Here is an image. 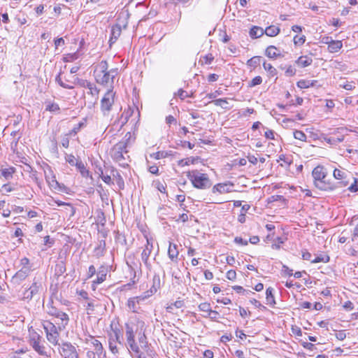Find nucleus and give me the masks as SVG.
<instances>
[{
  "label": "nucleus",
  "mask_w": 358,
  "mask_h": 358,
  "mask_svg": "<svg viewBox=\"0 0 358 358\" xmlns=\"http://www.w3.org/2000/svg\"><path fill=\"white\" fill-rule=\"evenodd\" d=\"M336 338L339 341H343L346 338V334L344 330L338 331L336 333Z\"/></svg>",
  "instance_id": "62"
},
{
  "label": "nucleus",
  "mask_w": 358,
  "mask_h": 358,
  "mask_svg": "<svg viewBox=\"0 0 358 358\" xmlns=\"http://www.w3.org/2000/svg\"><path fill=\"white\" fill-rule=\"evenodd\" d=\"M352 240L353 241H358V224L355 226V227L354 229Z\"/></svg>",
  "instance_id": "64"
},
{
  "label": "nucleus",
  "mask_w": 358,
  "mask_h": 358,
  "mask_svg": "<svg viewBox=\"0 0 358 358\" xmlns=\"http://www.w3.org/2000/svg\"><path fill=\"white\" fill-rule=\"evenodd\" d=\"M260 62L259 57H254L248 61V64L251 66H255Z\"/></svg>",
  "instance_id": "54"
},
{
  "label": "nucleus",
  "mask_w": 358,
  "mask_h": 358,
  "mask_svg": "<svg viewBox=\"0 0 358 358\" xmlns=\"http://www.w3.org/2000/svg\"><path fill=\"white\" fill-rule=\"evenodd\" d=\"M179 251L178 250V245L176 244L169 243V247L168 249V255L170 259L173 262H178V256Z\"/></svg>",
  "instance_id": "20"
},
{
  "label": "nucleus",
  "mask_w": 358,
  "mask_h": 358,
  "mask_svg": "<svg viewBox=\"0 0 358 358\" xmlns=\"http://www.w3.org/2000/svg\"><path fill=\"white\" fill-rule=\"evenodd\" d=\"M55 317L61 320L62 323L59 326L62 327L63 328H65V327L69 323V315L66 313L60 311L57 316H56Z\"/></svg>",
  "instance_id": "37"
},
{
  "label": "nucleus",
  "mask_w": 358,
  "mask_h": 358,
  "mask_svg": "<svg viewBox=\"0 0 358 358\" xmlns=\"http://www.w3.org/2000/svg\"><path fill=\"white\" fill-rule=\"evenodd\" d=\"M127 348L130 352H138V347L144 351L148 348V342L145 336V322L137 318L133 317L124 324Z\"/></svg>",
  "instance_id": "1"
},
{
  "label": "nucleus",
  "mask_w": 358,
  "mask_h": 358,
  "mask_svg": "<svg viewBox=\"0 0 358 358\" xmlns=\"http://www.w3.org/2000/svg\"><path fill=\"white\" fill-rule=\"evenodd\" d=\"M47 312L50 315L56 317L59 313L60 310L52 306L47 305Z\"/></svg>",
  "instance_id": "44"
},
{
  "label": "nucleus",
  "mask_w": 358,
  "mask_h": 358,
  "mask_svg": "<svg viewBox=\"0 0 358 358\" xmlns=\"http://www.w3.org/2000/svg\"><path fill=\"white\" fill-rule=\"evenodd\" d=\"M131 113L132 112L130 108L124 111L118 120L120 123V127H123L128 122L129 117L131 115Z\"/></svg>",
  "instance_id": "35"
},
{
  "label": "nucleus",
  "mask_w": 358,
  "mask_h": 358,
  "mask_svg": "<svg viewBox=\"0 0 358 358\" xmlns=\"http://www.w3.org/2000/svg\"><path fill=\"white\" fill-rule=\"evenodd\" d=\"M233 186L232 183H219L213 187V192H218L220 194L230 192Z\"/></svg>",
  "instance_id": "19"
},
{
  "label": "nucleus",
  "mask_w": 358,
  "mask_h": 358,
  "mask_svg": "<svg viewBox=\"0 0 358 358\" xmlns=\"http://www.w3.org/2000/svg\"><path fill=\"white\" fill-rule=\"evenodd\" d=\"M294 137L303 142H306L307 139L306 135L302 131L299 130H295L294 131Z\"/></svg>",
  "instance_id": "40"
},
{
  "label": "nucleus",
  "mask_w": 358,
  "mask_h": 358,
  "mask_svg": "<svg viewBox=\"0 0 358 358\" xmlns=\"http://www.w3.org/2000/svg\"><path fill=\"white\" fill-rule=\"evenodd\" d=\"M45 110L50 112H59L60 108L57 103L53 102H47Z\"/></svg>",
  "instance_id": "38"
},
{
  "label": "nucleus",
  "mask_w": 358,
  "mask_h": 358,
  "mask_svg": "<svg viewBox=\"0 0 358 358\" xmlns=\"http://www.w3.org/2000/svg\"><path fill=\"white\" fill-rule=\"evenodd\" d=\"M50 187V189L58 190V191H63L64 189V185H61L57 180L56 177L53 178V180H50L49 182H47Z\"/></svg>",
  "instance_id": "33"
},
{
  "label": "nucleus",
  "mask_w": 358,
  "mask_h": 358,
  "mask_svg": "<svg viewBox=\"0 0 358 358\" xmlns=\"http://www.w3.org/2000/svg\"><path fill=\"white\" fill-rule=\"evenodd\" d=\"M262 82V78L261 76L255 77L249 83L250 87H255L257 85H260Z\"/></svg>",
  "instance_id": "50"
},
{
  "label": "nucleus",
  "mask_w": 358,
  "mask_h": 358,
  "mask_svg": "<svg viewBox=\"0 0 358 358\" xmlns=\"http://www.w3.org/2000/svg\"><path fill=\"white\" fill-rule=\"evenodd\" d=\"M250 36L252 38H257L264 35V31L262 27L254 26L250 31Z\"/></svg>",
  "instance_id": "28"
},
{
  "label": "nucleus",
  "mask_w": 358,
  "mask_h": 358,
  "mask_svg": "<svg viewBox=\"0 0 358 358\" xmlns=\"http://www.w3.org/2000/svg\"><path fill=\"white\" fill-rule=\"evenodd\" d=\"M54 201L57 204L58 206H70L71 208V215H73L74 213H75V208L74 207L69 203H66V202H64V201H59V200H54Z\"/></svg>",
  "instance_id": "52"
},
{
  "label": "nucleus",
  "mask_w": 358,
  "mask_h": 358,
  "mask_svg": "<svg viewBox=\"0 0 358 358\" xmlns=\"http://www.w3.org/2000/svg\"><path fill=\"white\" fill-rule=\"evenodd\" d=\"M87 343L94 348L93 351L96 352L99 358L106 357V352H104L103 345L99 341L95 339L93 336H90V339H87Z\"/></svg>",
  "instance_id": "15"
},
{
  "label": "nucleus",
  "mask_w": 358,
  "mask_h": 358,
  "mask_svg": "<svg viewBox=\"0 0 358 358\" xmlns=\"http://www.w3.org/2000/svg\"><path fill=\"white\" fill-rule=\"evenodd\" d=\"M313 62V59L308 55H303L296 60V64L301 68L310 66Z\"/></svg>",
  "instance_id": "21"
},
{
  "label": "nucleus",
  "mask_w": 358,
  "mask_h": 358,
  "mask_svg": "<svg viewBox=\"0 0 358 358\" xmlns=\"http://www.w3.org/2000/svg\"><path fill=\"white\" fill-rule=\"evenodd\" d=\"M66 161L69 162L71 166H76V162H78L73 155H66Z\"/></svg>",
  "instance_id": "58"
},
{
  "label": "nucleus",
  "mask_w": 358,
  "mask_h": 358,
  "mask_svg": "<svg viewBox=\"0 0 358 358\" xmlns=\"http://www.w3.org/2000/svg\"><path fill=\"white\" fill-rule=\"evenodd\" d=\"M115 241L121 245L126 244V238L124 236L119 232H117L115 235Z\"/></svg>",
  "instance_id": "48"
},
{
  "label": "nucleus",
  "mask_w": 358,
  "mask_h": 358,
  "mask_svg": "<svg viewBox=\"0 0 358 358\" xmlns=\"http://www.w3.org/2000/svg\"><path fill=\"white\" fill-rule=\"evenodd\" d=\"M41 339V337L37 332L33 330V332L30 333L29 343L34 350L41 355H46L45 346L40 343Z\"/></svg>",
  "instance_id": "8"
},
{
  "label": "nucleus",
  "mask_w": 358,
  "mask_h": 358,
  "mask_svg": "<svg viewBox=\"0 0 358 358\" xmlns=\"http://www.w3.org/2000/svg\"><path fill=\"white\" fill-rule=\"evenodd\" d=\"M214 103L216 106H222V108H226V106H224V104H227L228 102L226 99H218L214 101Z\"/></svg>",
  "instance_id": "61"
},
{
  "label": "nucleus",
  "mask_w": 358,
  "mask_h": 358,
  "mask_svg": "<svg viewBox=\"0 0 358 358\" xmlns=\"http://www.w3.org/2000/svg\"><path fill=\"white\" fill-rule=\"evenodd\" d=\"M81 85L87 90V94L91 95L92 98V103L94 104L99 99V90L95 84L87 80H83Z\"/></svg>",
  "instance_id": "11"
},
{
  "label": "nucleus",
  "mask_w": 358,
  "mask_h": 358,
  "mask_svg": "<svg viewBox=\"0 0 358 358\" xmlns=\"http://www.w3.org/2000/svg\"><path fill=\"white\" fill-rule=\"evenodd\" d=\"M342 47L343 43L341 41L331 40L328 45V50L330 52L334 53L338 52Z\"/></svg>",
  "instance_id": "23"
},
{
  "label": "nucleus",
  "mask_w": 358,
  "mask_h": 358,
  "mask_svg": "<svg viewBox=\"0 0 358 358\" xmlns=\"http://www.w3.org/2000/svg\"><path fill=\"white\" fill-rule=\"evenodd\" d=\"M85 126L84 122H80L78 124H76L72 130L70 131V134H76L80 129Z\"/></svg>",
  "instance_id": "53"
},
{
  "label": "nucleus",
  "mask_w": 358,
  "mask_h": 358,
  "mask_svg": "<svg viewBox=\"0 0 358 358\" xmlns=\"http://www.w3.org/2000/svg\"><path fill=\"white\" fill-rule=\"evenodd\" d=\"M236 273L235 271L234 270H229L227 271V278L229 279V280H233L236 278Z\"/></svg>",
  "instance_id": "63"
},
{
  "label": "nucleus",
  "mask_w": 358,
  "mask_h": 358,
  "mask_svg": "<svg viewBox=\"0 0 358 358\" xmlns=\"http://www.w3.org/2000/svg\"><path fill=\"white\" fill-rule=\"evenodd\" d=\"M146 244L141 252V259L146 268L149 270L151 268V264L149 262V257L153 249L152 239L147 238Z\"/></svg>",
  "instance_id": "10"
},
{
  "label": "nucleus",
  "mask_w": 358,
  "mask_h": 358,
  "mask_svg": "<svg viewBox=\"0 0 358 358\" xmlns=\"http://www.w3.org/2000/svg\"><path fill=\"white\" fill-rule=\"evenodd\" d=\"M176 95L178 96L182 100H184L185 98L189 96L188 92L182 89H180Z\"/></svg>",
  "instance_id": "57"
},
{
  "label": "nucleus",
  "mask_w": 358,
  "mask_h": 358,
  "mask_svg": "<svg viewBox=\"0 0 358 358\" xmlns=\"http://www.w3.org/2000/svg\"><path fill=\"white\" fill-rule=\"evenodd\" d=\"M43 327L46 334L47 340L53 345H59V330H61V326L57 327L52 322L45 320L43 322Z\"/></svg>",
  "instance_id": "4"
},
{
  "label": "nucleus",
  "mask_w": 358,
  "mask_h": 358,
  "mask_svg": "<svg viewBox=\"0 0 358 358\" xmlns=\"http://www.w3.org/2000/svg\"><path fill=\"white\" fill-rule=\"evenodd\" d=\"M50 187V189L58 190V191H63L64 189V185H61L57 180L56 177L53 178V180H50L49 182H47Z\"/></svg>",
  "instance_id": "32"
},
{
  "label": "nucleus",
  "mask_w": 358,
  "mask_h": 358,
  "mask_svg": "<svg viewBox=\"0 0 358 358\" xmlns=\"http://www.w3.org/2000/svg\"><path fill=\"white\" fill-rule=\"evenodd\" d=\"M264 31L266 36L273 37L280 33V28L274 25H271L267 27Z\"/></svg>",
  "instance_id": "27"
},
{
  "label": "nucleus",
  "mask_w": 358,
  "mask_h": 358,
  "mask_svg": "<svg viewBox=\"0 0 358 358\" xmlns=\"http://www.w3.org/2000/svg\"><path fill=\"white\" fill-rule=\"evenodd\" d=\"M121 29L118 26L113 27L111 29V36L109 40L110 44L115 43L118 37L120 36Z\"/></svg>",
  "instance_id": "31"
},
{
  "label": "nucleus",
  "mask_w": 358,
  "mask_h": 358,
  "mask_svg": "<svg viewBox=\"0 0 358 358\" xmlns=\"http://www.w3.org/2000/svg\"><path fill=\"white\" fill-rule=\"evenodd\" d=\"M350 173L344 169H335L333 172V176L335 179L340 180L339 183L343 187H346L349 185Z\"/></svg>",
  "instance_id": "12"
},
{
  "label": "nucleus",
  "mask_w": 358,
  "mask_h": 358,
  "mask_svg": "<svg viewBox=\"0 0 358 358\" xmlns=\"http://www.w3.org/2000/svg\"><path fill=\"white\" fill-rule=\"evenodd\" d=\"M317 80H300L297 82V86L301 89H306L310 87L316 86Z\"/></svg>",
  "instance_id": "24"
},
{
  "label": "nucleus",
  "mask_w": 358,
  "mask_h": 358,
  "mask_svg": "<svg viewBox=\"0 0 358 358\" xmlns=\"http://www.w3.org/2000/svg\"><path fill=\"white\" fill-rule=\"evenodd\" d=\"M59 353L64 358H79L76 348L68 342L63 343L61 345Z\"/></svg>",
  "instance_id": "9"
},
{
  "label": "nucleus",
  "mask_w": 358,
  "mask_h": 358,
  "mask_svg": "<svg viewBox=\"0 0 358 358\" xmlns=\"http://www.w3.org/2000/svg\"><path fill=\"white\" fill-rule=\"evenodd\" d=\"M233 289L238 293H243L245 294H248L250 293L254 294L253 292L250 290H246L243 287L238 285L234 286Z\"/></svg>",
  "instance_id": "51"
},
{
  "label": "nucleus",
  "mask_w": 358,
  "mask_h": 358,
  "mask_svg": "<svg viewBox=\"0 0 358 358\" xmlns=\"http://www.w3.org/2000/svg\"><path fill=\"white\" fill-rule=\"evenodd\" d=\"M295 74L296 69L292 66H289L285 71V75L287 76H293Z\"/></svg>",
  "instance_id": "60"
},
{
  "label": "nucleus",
  "mask_w": 358,
  "mask_h": 358,
  "mask_svg": "<svg viewBox=\"0 0 358 358\" xmlns=\"http://www.w3.org/2000/svg\"><path fill=\"white\" fill-rule=\"evenodd\" d=\"M166 156V154L164 152H157L150 155V157L155 159H160L164 158Z\"/></svg>",
  "instance_id": "55"
},
{
  "label": "nucleus",
  "mask_w": 358,
  "mask_h": 358,
  "mask_svg": "<svg viewBox=\"0 0 358 358\" xmlns=\"http://www.w3.org/2000/svg\"><path fill=\"white\" fill-rule=\"evenodd\" d=\"M34 294H32V293L31 292V291H29L28 289H25L24 292H23V296H22V299L24 300H31L33 297H34Z\"/></svg>",
  "instance_id": "59"
},
{
  "label": "nucleus",
  "mask_w": 358,
  "mask_h": 358,
  "mask_svg": "<svg viewBox=\"0 0 358 358\" xmlns=\"http://www.w3.org/2000/svg\"><path fill=\"white\" fill-rule=\"evenodd\" d=\"M199 310L203 312L207 315L210 310L211 309L210 304L207 302L201 303L199 306Z\"/></svg>",
  "instance_id": "42"
},
{
  "label": "nucleus",
  "mask_w": 358,
  "mask_h": 358,
  "mask_svg": "<svg viewBox=\"0 0 358 358\" xmlns=\"http://www.w3.org/2000/svg\"><path fill=\"white\" fill-rule=\"evenodd\" d=\"M127 140L120 141L116 143L111 150V156L113 159L118 162H120L124 159V154L127 153Z\"/></svg>",
  "instance_id": "7"
},
{
  "label": "nucleus",
  "mask_w": 358,
  "mask_h": 358,
  "mask_svg": "<svg viewBox=\"0 0 358 358\" xmlns=\"http://www.w3.org/2000/svg\"><path fill=\"white\" fill-rule=\"evenodd\" d=\"M315 186L322 191H331L334 190L335 189V185L326 180V178H320V180L314 181Z\"/></svg>",
  "instance_id": "16"
},
{
  "label": "nucleus",
  "mask_w": 358,
  "mask_h": 358,
  "mask_svg": "<svg viewBox=\"0 0 358 358\" xmlns=\"http://www.w3.org/2000/svg\"><path fill=\"white\" fill-rule=\"evenodd\" d=\"M312 176L313 177L314 181H319L322 178H327V169L323 166L318 165L313 170Z\"/></svg>",
  "instance_id": "18"
},
{
  "label": "nucleus",
  "mask_w": 358,
  "mask_h": 358,
  "mask_svg": "<svg viewBox=\"0 0 358 358\" xmlns=\"http://www.w3.org/2000/svg\"><path fill=\"white\" fill-rule=\"evenodd\" d=\"M56 82L63 88L65 89H73V86L72 85L66 84L65 82L62 80V78L61 77V73H59L56 78H55Z\"/></svg>",
  "instance_id": "39"
},
{
  "label": "nucleus",
  "mask_w": 358,
  "mask_h": 358,
  "mask_svg": "<svg viewBox=\"0 0 358 358\" xmlns=\"http://www.w3.org/2000/svg\"><path fill=\"white\" fill-rule=\"evenodd\" d=\"M156 292L157 287L155 285H153L150 290L147 291L143 294L138 296L129 298L127 301L128 308L133 313H138V310L140 309V302L149 298Z\"/></svg>",
  "instance_id": "5"
},
{
  "label": "nucleus",
  "mask_w": 358,
  "mask_h": 358,
  "mask_svg": "<svg viewBox=\"0 0 358 358\" xmlns=\"http://www.w3.org/2000/svg\"><path fill=\"white\" fill-rule=\"evenodd\" d=\"M354 179V183L351 184L350 186L348 187V189L352 192H356L358 191V179L353 178Z\"/></svg>",
  "instance_id": "56"
},
{
  "label": "nucleus",
  "mask_w": 358,
  "mask_h": 358,
  "mask_svg": "<svg viewBox=\"0 0 358 358\" xmlns=\"http://www.w3.org/2000/svg\"><path fill=\"white\" fill-rule=\"evenodd\" d=\"M78 58V54L77 52L69 53L65 55L64 57V61L65 62H72Z\"/></svg>",
  "instance_id": "41"
},
{
  "label": "nucleus",
  "mask_w": 358,
  "mask_h": 358,
  "mask_svg": "<svg viewBox=\"0 0 358 358\" xmlns=\"http://www.w3.org/2000/svg\"><path fill=\"white\" fill-rule=\"evenodd\" d=\"M329 261V256H318L315 259L311 260V262L312 263H318V262H328Z\"/></svg>",
  "instance_id": "47"
},
{
  "label": "nucleus",
  "mask_w": 358,
  "mask_h": 358,
  "mask_svg": "<svg viewBox=\"0 0 358 358\" xmlns=\"http://www.w3.org/2000/svg\"><path fill=\"white\" fill-rule=\"evenodd\" d=\"M107 272L108 269L106 267L103 266L99 267L97 273V278L92 282V287L94 289H95V285L101 284L106 280Z\"/></svg>",
  "instance_id": "17"
},
{
  "label": "nucleus",
  "mask_w": 358,
  "mask_h": 358,
  "mask_svg": "<svg viewBox=\"0 0 358 358\" xmlns=\"http://www.w3.org/2000/svg\"><path fill=\"white\" fill-rule=\"evenodd\" d=\"M31 267H22L12 278V282L15 285H20L30 274Z\"/></svg>",
  "instance_id": "14"
},
{
  "label": "nucleus",
  "mask_w": 358,
  "mask_h": 358,
  "mask_svg": "<svg viewBox=\"0 0 358 358\" xmlns=\"http://www.w3.org/2000/svg\"><path fill=\"white\" fill-rule=\"evenodd\" d=\"M115 92L108 89L101 100V111L103 116H108L115 103Z\"/></svg>",
  "instance_id": "6"
},
{
  "label": "nucleus",
  "mask_w": 358,
  "mask_h": 358,
  "mask_svg": "<svg viewBox=\"0 0 358 358\" xmlns=\"http://www.w3.org/2000/svg\"><path fill=\"white\" fill-rule=\"evenodd\" d=\"M264 69L269 72L271 75H275L276 73V69L269 63L264 62L263 64Z\"/></svg>",
  "instance_id": "45"
},
{
  "label": "nucleus",
  "mask_w": 358,
  "mask_h": 358,
  "mask_svg": "<svg viewBox=\"0 0 358 358\" xmlns=\"http://www.w3.org/2000/svg\"><path fill=\"white\" fill-rule=\"evenodd\" d=\"M219 316V313L216 310H210L207 315H203V317H208L212 320H216Z\"/></svg>",
  "instance_id": "46"
},
{
  "label": "nucleus",
  "mask_w": 358,
  "mask_h": 358,
  "mask_svg": "<svg viewBox=\"0 0 358 358\" xmlns=\"http://www.w3.org/2000/svg\"><path fill=\"white\" fill-rule=\"evenodd\" d=\"M28 289L31 291L32 294L35 296L42 289V283L36 277H35L31 285L28 288Z\"/></svg>",
  "instance_id": "22"
},
{
  "label": "nucleus",
  "mask_w": 358,
  "mask_h": 358,
  "mask_svg": "<svg viewBox=\"0 0 358 358\" xmlns=\"http://www.w3.org/2000/svg\"><path fill=\"white\" fill-rule=\"evenodd\" d=\"M187 177L192 182L194 187L200 189L210 188L212 182L206 173L198 170H192L187 173Z\"/></svg>",
  "instance_id": "3"
},
{
  "label": "nucleus",
  "mask_w": 358,
  "mask_h": 358,
  "mask_svg": "<svg viewBox=\"0 0 358 358\" xmlns=\"http://www.w3.org/2000/svg\"><path fill=\"white\" fill-rule=\"evenodd\" d=\"M76 166L79 170L80 174L83 177H88L90 175V171L86 169L85 164L81 162H76Z\"/></svg>",
  "instance_id": "36"
},
{
  "label": "nucleus",
  "mask_w": 358,
  "mask_h": 358,
  "mask_svg": "<svg viewBox=\"0 0 358 358\" xmlns=\"http://www.w3.org/2000/svg\"><path fill=\"white\" fill-rule=\"evenodd\" d=\"M15 172V168L11 166L8 169L0 170V176L6 180H10L13 178V173Z\"/></svg>",
  "instance_id": "26"
},
{
  "label": "nucleus",
  "mask_w": 358,
  "mask_h": 358,
  "mask_svg": "<svg viewBox=\"0 0 358 358\" xmlns=\"http://www.w3.org/2000/svg\"><path fill=\"white\" fill-rule=\"evenodd\" d=\"M94 77L97 83L110 87H113L114 78L117 75V69L108 70V65L106 60H102L94 66Z\"/></svg>",
  "instance_id": "2"
},
{
  "label": "nucleus",
  "mask_w": 358,
  "mask_h": 358,
  "mask_svg": "<svg viewBox=\"0 0 358 358\" xmlns=\"http://www.w3.org/2000/svg\"><path fill=\"white\" fill-rule=\"evenodd\" d=\"M273 288L269 287L266 290V303L273 306L275 304V298L273 296Z\"/></svg>",
  "instance_id": "25"
},
{
  "label": "nucleus",
  "mask_w": 358,
  "mask_h": 358,
  "mask_svg": "<svg viewBox=\"0 0 358 358\" xmlns=\"http://www.w3.org/2000/svg\"><path fill=\"white\" fill-rule=\"evenodd\" d=\"M294 43L296 45H303L305 41H306V37L305 36L302 35V36H299V35H296L294 37Z\"/></svg>",
  "instance_id": "43"
},
{
  "label": "nucleus",
  "mask_w": 358,
  "mask_h": 358,
  "mask_svg": "<svg viewBox=\"0 0 358 358\" xmlns=\"http://www.w3.org/2000/svg\"><path fill=\"white\" fill-rule=\"evenodd\" d=\"M113 324L112 323L111 327H112V331H113V335H111V337L109 340V349L111 351V352H113V354H115L118 351L117 345L115 344V342L120 343V337H121V332L118 328H117V327L113 328Z\"/></svg>",
  "instance_id": "13"
},
{
  "label": "nucleus",
  "mask_w": 358,
  "mask_h": 358,
  "mask_svg": "<svg viewBox=\"0 0 358 358\" xmlns=\"http://www.w3.org/2000/svg\"><path fill=\"white\" fill-rule=\"evenodd\" d=\"M66 271V265L64 262L60 261L56 264L55 268V275L57 277L63 275Z\"/></svg>",
  "instance_id": "30"
},
{
  "label": "nucleus",
  "mask_w": 358,
  "mask_h": 358,
  "mask_svg": "<svg viewBox=\"0 0 358 358\" xmlns=\"http://www.w3.org/2000/svg\"><path fill=\"white\" fill-rule=\"evenodd\" d=\"M213 59H214V57L212 55V54H208V55L202 57L201 62L202 63H204L205 64H210L213 62Z\"/></svg>",
  "instance_id": "49"
},
{
  "label": "nucleus",
  "mask_w": 358,
  "mask_h": 358,
  "mask_svg": "<svg viewBox=\"0 0 358 358\" xmlns=\"http://www.w3.org/2000/svg\"><path fill=\"white\" fill-rule=\"evenodd\" d=\"M43 171L45 178L47 182H49L50 180H53V178L56 177L52 168L49 165H46L43 168Z\"/></svg>",
  "instance_id": "34"
},
{
  "label": "nucleus",
  "mask_w": 358,
  "mask_h": 358,
  "mask_svg": "<svg viewBox=\"0 0 358 358\" xmlns=\"http://www.w3.org/2000/svg\"><path fill=\"white\" fill-rule=\"evenodd\" d=\"M266 55L269 58H276L278 56H279L280 51L278 50V48L273 45H270L266 49Z\"/></svg>",
  "instance_id": "29"
}]
</instances>
